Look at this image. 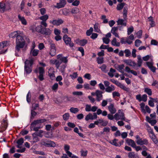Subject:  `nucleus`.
<instances>
[{
  "label": "nucleus",
  "instance_id": "nucleus-63",
  "mask_svg": "<svg viewBox=\"0 0 158 158\" xmlns=\"http://www.w3.org/2000/svg\"><path fill=\"white\" fill-rule=\"evenodd\" d=\"M152 56L151 55H147L143 58V60L145 61L148 60L149 58H152Z\"/></svg>",
  "mask_w": 158,
  "mask_h": 158
},
{
  "label": "nucleus",
  "instance_id": "nucleus-54",
  "mask_svg": "<svg viewBox=\"0 0 158 158\" xmlns=\"http://www.w3.org/2000/svg\"><path fill=\"white\" fill-rule=\"evenodd\" d=\"M93 31V29L92 27H91L89 30H88L86 32V34L87 36L90 35Z\"/></svg>",
  "mask_w": 158,
  "mask_h": 158
},
{
  "label": "nucleus",
  "instance_id": "nucleus-31",
  "mask_svg": "<svg viewBox=\"0 0 158 158\" xmlns=\"http://www.w3.org/2000/svg\"><path fill=\"white\" fill-rule=\"evenodd\" d=\"M123 61L127 64L130 66H133L135 65V64L134 62L133 61L131 60H124Z\"/></svg>",
  "mask_w": 158,
  "mask_h": 158
},
{
  "label": "nucleus",
  "instance_id": "nucleus-46",
  "mask_svg": "<svg viewBox=\"0 0 158 158\" xmlns=\"http://www.w3.org/2000/svg\"><path fill=\"white\" fill-rule=\"evenodd\" d=\"M144 92L149 95H151L152 94L151 89L148 88H145L144 89Z\"/></svg>",
  "mask_w": 158,
  "mask_h": 158
},
{
  "label": "nucleus",
  "instance_id": "nucleus-5",
  "mask_svg": "<svg viewBox=\"0 0 158 158\" xmlns=\"http://www.w3.org/2000/svg\"><path fill=\"white\" fill-rule=\"evenodd\" d=\"M30 29L33 32L36 31L38 32H40L43 34L44 32V28L41 26L39 25L36 27L35 25H32L30 27Z\"/></svg>",
  "mask_w": 158,
  "mask_h": 158
},
{
  "label": "nucleus",
  "instance_id": "nucleus-48",
  "mask_svg": "<svg viewBox=\"0 0 158 158\" xmlns=\"http://www.w3.org/2000/svg\"><path fill=\"white\" fill-rule=\"evenodd\" d=\"M44 136L47 138H51L52 137V132H47L45 133L44 132Z\"/></svg>",
  "mask_w": 158,
  "mask_h": 158
},
{
  "label": "nucleus",
  "instance_id": "nucleus-37",
  "mask_svg": "<svg viewBox=\"0 0 158 158\" xmlns=\"http://www.w3.org/2000/svg\"><path fill=\"white\" fill-rule=\"evenodd\" d=\"M23 142L24 141L23 138H21L18 140L17 142V147L18 148H21Z\"/></svg>",
  "mask_w": 158,
  "mask_h": 158
},
{
  "label": "nucleus",
  "instance_id": "nucleus-8",
  "mask_svg": "<svg viewBox=\"0 0 158 158\" xmlns=\"http://www.w3.org/2000/svg\"><path fill=\"white\" fill-rule=\"evenodd\" d=\"M35 71L37 73H39V78L40 81H42L44 79L43 74L44 73V70L43 68L40 67L36 68Z\"/></svg>",
  "mask_w": 158,
  "mask_h": 158
},
{
  "label": "nucleus",
  "instance_id": "nucleus-28",
  "mask_svg": "<svg viewBox=\"0 0 158 158\" xmlns=\"http://www.w3.org/2000/svg\"><path fill=\"white\" fill-rule=\"evenodd\" d=\"M146 120L148 123H150L152 125H154L156 124V120L155 119H152L150 118L149 117H146Z\"/></svg>",
  "mask_w": 158,
  "mask_h": 158
},
{
  "label": "nucleus",
  "instance_id": "nucleus-60",
  "mask_svg": "<svg viewBox=\"0 0 158 158\" xmlns=\"http://www.w3.org/2000/svg\"><path fill=\"white\" fill-rule=\"evenodd\" d=\"M32 135L33 136V143H36L38 141H39L40 140L39 139L36 135L34 136L33 135V134H32Z\"/></svg>",
  "mask_w": 158,
  "mask_h": 158
},
{
  "label": "nucleus",
  "instance_id": "nucleus-4",
  "mask_svg": "<svg viewBox=\"0 0 158 158\" xmlns=\"http://www.w3.org/2000/svg\"><path fill=\"white\" fill-rule=\"evenodd\" d=\"M114 118L116 120H122L126 121L124 114L121 110H119L118 112L114 115Z\"/></svg>",
  "mask_w": 158,
  "mask_h": 158
},
{
  "label": "nucleus",
  "instance_id": "nucleus-12",
  "mask_svg": "<svg viewBox=\"0 0 158 158\" xmlns=\"http://www.w3.org/2000/svg\"><path fill=\"white\" fill-rule=\"evenodd\" d=\"M110 143L112 145L120 147L123 143V142H118V140L116 139H114V140H111Z\"/></svg>",
  "mask_w": 158,
  "mask_h": 158
},
{
  "label": "nucleus",
  "instance_id": "nucleus-32",
  "mask_svg": "<svg viewBox=\"0 0 158 158\" xmlns=\"http://www.w3.org/2000/svg\"><path fill=\"white\" fill-rule=\"evenodd\" d=\"M9 41H3L2 43H0V50L9 45Z\"/></svg>",
  "mask_w": 158,
  "mask_h": 158
},
{
  "label": "nucleus",
  "instance_id": "nucleus-9",
  "mask_svg": "<svg viewBox=\"0 0 158 158\" xmlns=\"http://www.w3.org/2000/svg\"><path fill=\"white\" fill-rule=\"evenodd\" d=\"M63 39L66 44L68 45H69L70 47H73L74 46V44L73 43L71 42V39L70 38L65 35H64Z\"/></svg>",
  "mask_w": 158,
  "mask_h": 158
},
{
  "label": "nucleus",
  "instance_id": "nucleus-36",
  "mask_svg": "<svg viewBox=\"0 0 158 158\" xmlns=\"http://www.w3.org/2000/svg\"><path fill=\"white\" fill-rule=\"evenodd\" d=\"M118 25H122L124 26L126 25V21L125 20L119 19L117 21Z\"/></svg>",
  "mask_w": 158,
  "mask_h": 158
},
{
  "label": "nucleus",
  "instance_id": "nucleus-7",
  "mask_svg": "<svg viewBox=\"0 0 158 158\" xmlns=\"http://www.w3.org/2000/svg\"><path fill=\"white\" fill-rule=\"evenodd\" d=\"M135 138L136 139V143L138 145H147L148 144V142L147 139H142L140 138L138 135L135 136Z\"/></svg>",
  "mask_w": 158,
  "mask_h": 158
},
{
  "label": "nucleus",
  "instance_id": "nucleus-49",
  "mask_svg": "<svg viewBox=\"0 0 158 158\" xmlns=\"http://www.w3.org/2000/svg\"><path fill=\"white\" fill-rule=\"evenodd\" d=\"M31 94L29 91L28 93L26 96V100L28 103H29L31 102Z\"/></svg>",
  "mask_w": 158,
  "mask_h": 158
},
{
  "label": "nucleus",
  "instance_id": "nucleus-53",
  "mask_svg": "<svg viewBox=\"0 0 158 158\" xmlns=\"http://www.w3.org/2000/svg\"><path fill=\"white\" fill-rule=\"evenodd\" d=\"M70 110V111L73 113H76L79 111L78 109L77 108H71Z\"/></svg>",
  "mask_w": 158,
  "mask_h": 158
},
{
  "label": "nucleus",
  "instance_id": "nucleus-50",
  "mask_svg": "<svg viewBox=\"0 0 158 158\" xmlns=\"http://www.w3.org/2000/svg\"><path fill=\"white\" fill-rule=\"evenodd\" d=\"M125 5V3H122L118 4L117 7V9L118 10H121L123 7Z\"/></svg>",
  "mask_w": 158,
  "mask_h": 158
},
{
  "label": "nucleus",
  "instance_id": "nucleus-34",
  "mask_svg": "<svg viewBox=\"0 0 158 158\" xmlns=\"http://www.w3.org/2000/svg\"><path fill=\"white\" fill-rule=\"evenodd\" d=\"M57 58L59 59L61 61L64 63H66L68 61L67 58L66 57H63L61 55H58L57 56Z\"/></svg>",
  "mask_w": 158,
  "mask_h": 158
},
{
  "label": "nucleus",
  "instance_id": "nucleus-26",
  "mask_svg": "<svg viewBox=\"0 0 158 158\" xmlns=\"http://www.w3.org/2000/svg\"><path fill=\"white\" fill-rule=\"evenodd\" d=\"M46 121L44 119L37 120L34 121L31 124L32 126H34V125H37L39 123H44Z\"/></svg>",
  "mask_w": 158,
  "mask_h": 158
},
{
  "label": "nucleus",
  "instance_id": "nucleus-43",
  "mask_svg": "<svg viewBox=\"0 0 158 158\" xmlns=\"http://www.w3.org/2000/svg\"><path fill=\"white\" fill-rule=\"evenodd\" d=\"M48 16L47 15H43L39 18V19L42 21H46L48 18Z\"/></svg>",
  "mask_w": 158,
  "mask_h": 158
},
{
  "label": "nucleus",
  "instance_id": "nucleus-38",
  "mask_svg": "<svg viewBox=\"0 0 158 158\" xmlns=\"http://www.w3.org/2000/svg\"><path fill=\"white\" fill-rule=\"evenodd\" d=\"M115 88L114 86L112 85H110V86H108L105 89L106 91L107 92L110 93L114 90Z\"/></svg>",
  "mask_w": 158,
  "mask_h": 158
},
{
  "label": "nucleus",
  "instance_id": "nucleus-33",
  "mask_svg": "<svg viewBox=\"0 0 158 158\" xmlns=\"http://www.w3.org/2000/svg\"><path fill=\"white\" fill-rule=\"evenodd\" d=\"M44 131L42 130H40L33 133V135L34 136L36 135L38 137L42 138L43 135H44Z\"/></svg>",
  "mask_w": 158,
  "mask_h": 158
},
{
  "label": "nucleus",
  "instance_id": "nucleus-25",
  "mask_svg": "<svg viewBox=\"0 0 158 158\" xmlns=\"http://www.w3.org/2000/svg\"><path fill=\"white\" fill-rule=\"evenodd\" d=\"M108 109L110 113L112 114H114L116 112V109L114 108V105L112 104H111L108 106Z\"/></svg>",
  "mask_w": 158,
  "mask_h": 158
},
{
  "label": "nucleus",
  "instance_id": "nucleus-2",
  "mask_svg": "<svg viewBox=\"0 0 158 158\" xmlns=\"http://www.w3.org/2000/svg\"><path fill=\"white\" fill-rule=\"evenodd\" d=\"M33 59L31 58L27 60L25 62V73L27 74L30 73L32 71V65L33 64Z\"/></svg>",
  "mask_w": 158,
  "mask_h": 158
},
{
  "label": "nucleus",
  "instance_id": "nucleus-64",
  "mask_svg": "<svg viewBox=\"0 0 158 158\" xmlns=\"http://www.w3.org/2000/svg\"><path fill=\"white\" fill-rule=\"evenodd\" d=\"M147 100V96L145 94H143L142 96L141 101L146 102Z\"/></svg>",
  "mask_w": 158,
  "mask_h": 158
},
{
  "label": "nucleus",
  "instance_id": "nucleus-57",
  "mask_svg": "<svg viewBox=\"0 0 158 158\" xmlns=\"http://www.w3.org/2000/svg\"><path fill=\"white\" fill-rule=\"evenodd\" d=\"M134 30V28L132 26H131L129 28H128L127 29V34L128 35H130L131 33Z\"/></svg>",
  "mask_w": 158,
  "mask_h": 158
},
{
  "label": "nucleus",
  "instance_id": "nucleus-14",
  "mask_svg": "<svg viewBox=\"0 0 158 158\" xmlns=\"http://www.w3.org/2000/svg\"><path fill=\"white\" fill-rule=\"evenodd\" d=\"M114 67L119 72L123 73V69L124 67V64H122L121 65H118V64H116L114 65Z\"/></svg>",
  "mask_w": 158,
  "mask_h": 158
},
{
  "label": "nucleus",
  "instance_id": "nucleus-19",
  "mask_svg": "<svg viewBox=\"0 0 158 158\" xmlns=\"http://www.w3.org/2000/svg\"><path fill=\"white\" fill-rule=\"evenodd\" d=\"M150 100L148 101V105L150 106L154 107V102H157V99L156 98H153L149 97Z\"/></svg>",
  "mask_w": 158,
  "mask_h": 158
},
{
  "label": "nucleus",
  "instance_id": "nucleus-61",
  "mask_svg": "<svg viewBox=\"0 0 158 158\" xmlns=\"http://www.w3.org/2000/svg\"><path fill=\"white\" fill-rule=\"evenodd\" d=\"M110 100V99H107L106 100H103L102 102V106H105L107 104V101Z\"/></svg>",
  "mask_w": 158,
  "mask_h": 158
},
{
  "label": "nucleus",
  "instance_id": "nucleus-55",
  "mask_svg": "<svg viewBox=\"0 0 158 158\" xmlns=\"http://www.w3.org/2000/svg\"><path fill=\"white\" fill-rule=\"evenodd\" d=\"M81 156H87V151L86 150H82L81 151Z\"/></svg>",
  "mask_w": 158,
  "mask_h": 158
},
{
  "label": "nucleus",
  "instance_id": "nucleus-13",
  "mask_svg": "<svg viewBox=\"0 0 158 158\" xmlns=\"http://www.w3.org/2000/svg\"><path fill=\"white\" fill-rule=\"evenodd\" d=\"M22 33L19 31H15L11 33L9 35L10 38H13L20 36Z\"/></svg>",
  "mask_w": 158,
  "mask_h": 158
},
{
  "label": "nucleus",
  "instance_id": "nucleus-24",
  "mask_svg": "<svg viewBox=\"0 0 158 158\" xmlns=\"http://www.w3.org/2000/svg\"><path fill=\"white\" fill-rule=\"evenodd\" d=\"M5 5L4 3L0 2V9L1 11L3 12L5 10H8L10 9V7H5Z\"/></svg>",
  "mask_w": 158,
  "mask_h": 158
},
{
  "label": "nucleus",
  "instance_id": "nucleus-45",
  "mask_svg": "<svg viewBox=\"0 0 158 158\" xmlns=\"http://www.w3.org/2000/svg\"><path fill=\"white\" fill-rule=\"evenodd\" d=\"M44 32L43 34H44L46 35H49L51 33V31L50 29L48 28H44Z\"/></svg>",
  "mask_w": 158,
  "mask_h": 158
},
{
  "label": "nucleus",
  "instance_id": "nucleus-18",
  "mask_svg": "<svg viewBox=\"0 0 158 158\" xmlns=\"http://www.w3.org/2000/svg\"><path fill=\"white\" fill-rule=\"evenodd\" d=\"M18 17L19 20L21 22L22 24L24 25H27V20L23 16H21L20 15H19Z\"/></svg>",
  "mask_w": 158,
  "mask_h": 158
},
{
  "label": "nucleus",
  "instance_id": "nucleus-22",
  "mask_svg": "<svg viewBox=\"0 0 158 158\" xmlns=\"http://www.w3.org/2000/svg\"><path fill=\"white\" fill-rule=\"evenodd\" d=\"M64 148L67 155L69 156H71L72 155V153L69 151L70 149L69 146L68 145L65 144L64 145Z\"/></svg>",
  "mask_w": 158,
  "mask_h": 158
},
{
  "label": "nucleus",
  "instance_id": "nucleus-21",
  "mask_svg": "<svg viewBox=\"0 0 158 158\" xmlns=\"http://www.w3.org/2000/svg\"><path fill=\"white\" fill-rule=\"evenodd\" d=\"M56 53V49L54 44H52L51 46L50 54L52 56H53Z\"/></svg>",
  "mask_w": 158,
  "mask_h": 158
},
{
  "label": "nucleus",
  "instance_id": "nucleus-41",
  "mask_svg": "<svg viewBox=\"0 0 158 158\" xmlns=\"http://www.w3.org/2000/svg\"><path fill=\"white\" fill-rule=\"evenodd\" d=\"M87 43V40L86 39H83L79 40L78 44L81 46H83Z\"/></svg>",
  "mask_w": 158,
  "mask_h": 158
},
{
  "label": "nucleus",
  "instance_id": "nucleus-20",
  "mask_svg": "<svg viewBox=\"0 0 158 158\" xmlns=\"http://www.w3.org/2000/svg\"><path fill=\"white\" fill-rule=\"evenodd\" d=\"M118 30V27H113L111 30V32L116 37L119 38L118 34L117 32Z\"/></svg>",
  "mask_w": 158,
  "mask_h": 158
},
{
  "label": "nucleus",
  "instance_id": "nucleus-35",
  "mask_svg": "<svg viewBox=\"0 0 158 158\" xmlns=\"http://www.w3.org/2000/svg\"><path fill=\"white\" fill-rule=\"evenodd\" d=\"M148 21L150 22V25L151 27H155L156 25L155 23L154 20V19L152 16H150L148 18Z\"/></svg>",
  "mask_w": 158,
  "mask_h": 158
},
{
  "label": "nucleus",
  "instance_id": "nucleus-40",
  "mask_svg": "<svg viewBox=\"0 0 158 158\" xmlns=\"http://www.w3.org/2000/svg\"><path fill=\"white\" fill-rule=\"evenodd\" d=\"M111 44L112 45L118 47L119 46L120 44L117 41L115 38H114L111 41Z\"/></svg>",
  "mask_w": 158,
  "mask_h": 158
},
{
  "label": "nucleus",
  "instance_id": "nucleus-39",
  "mask_svg": "<svg viewBox=\"0 0 158 158\" xmlns=\"http://www.w3.org/2000/svg\"><path fill=\"white\" fill-rule=\"evenodd\" d=\"M128 156L129 158H139L138 156L135 154V153L133 152L129 153Z\"/></svg>",
  "mask_w": 158,
  "mask_h": 158
},
{
  "label": "nucleus",
  "instance_id": "nucleus-42",
  "mask_svg": "<svg viewBox=\"0 0 158 158\" xmlns=\"http://www.w3.org/2000/svg\"><path fill=\"white\" fill-rule=\"evenodd\" d=\"M79 12V10L77 7H74L71 9V12L72 14H76Z\"/></svg>",
  "mask_w": 158,
  "mask_h": 158
},
{
  "label": "nucleus",
  "instance_id": "nucleus-23",
  "mask_svg": "<svg viewBox=\"0 0 158 158\" xmlns=\"http://www.w3.org/2000/svg\"><path fill=\"white\" fill-rule=\"evenodd\" d=\"M54 69L52 68H50L48 71L49 76L52 80L55 79V76L54 74Z\"/></svg>",
  "mask_w": 158,
  "mask_h": 158
},
{
  "label": "nucleus",
  "instance_id": "nucleus-59",
  "mask_svg": "<svg viewBox=\"0 0 158 158\" xmlns=\"http://www.w3.org/2000/svg\"><path fill=\"white\" fill-rule=\"evenodd\" d=\"M91 106L90 105L86 104L85 105V110L87 112H90L91 111Z\"/></svg>",
  "mask_w": 158,
  "mask_h": 158
},
{
  "label": "nucleus",
  "instance_id": "nucleus-29",
  "mask_svg": "<svg viewBox=\"0 0 158 158\" xmlns=\"http://www.w3.org/2000/svg\"><path fill=\"white\" fill-rule=\"evenodd\" d=\"M120 42L122 44L127 43L130 44L132 43V41L130 40H128L127 38H122L121 39Z\"/></svg>",
  "mask_w": 158,
  "mask_h": 158
},
{
  "label": "nucleus",
  "instance_id": "nucleus-11",
  "mask_svg": "<svg viewBox=\"0 0 158 158\" xmlns=\"http://www.w3.org/2000/svg\"><path fill=\"white\" fill-rule=\"evenodd\" d=\"M149 132L150 133V136L151 138L154 143L158 145V141H157V139L155 135L154 134L153 131L151 129L149 130Z\"/></svg>",
  "mask_w": 158,
  "mask_h": 158
},
{
  "label": "nucleus",
  "instance_id": "nucleus-17",
  "mask_svg": "<svg viewBox=\"0 0 158 158\" xmlns=\"http://www.w3.org/2000/svg\"><path fill=\"white\" fill-rule=\"evenodd\" d=\"M96 100L98 101H100L102 99V92L99 90L96 91Z\"/></svg>",
  "mask_w": 158,
  "mask_h": 158
},
{
  "label": "nucleus",
  "instance_id": "nucleus-3",
  "mask_svg": "<svg viewBox=\"0 0 158 158\" xmlns=\"http://www.w3.org/2000/svg\"><path fill=\"white\" fill-rule=\"evenodd\" d=\"M40 144L46 147H53L56 146L55 143L53 141L48 140L45 139H43L40 142Z\"/></svg>",
  "mask_w": 158,
  "mask_h": 158
},
{
  "label": "nucleus",
  "instance_id": "nucleus-51",
  "mask_svg": "<svg viewBox=\"0 0 158 158\" xmlns=\"http://www.w3.org/2000/svg\"><path fill=\"white\" fill-rule=\"evenodd\" d=\"M85 119L86 121H88L89 119L93 120L92 114L89 113L86 116Z\"/></svg>",
  "mask_w": 158,
  "mask_h": 158
},
{
  "label": "nucleus",
  "instance_id": "nucleus-62",
  "mask_svg": "<svg viewBox=\"0 0 158 158\" xmlns=\"http://www.w3.org/2000/svg\"><path fill=\"white\" fill-rule=\"evenodd\" d=\"M102 40L103 42L106 44H108L110 42L109 39L106 37H105L103 38Z\"/></svg>",
  "mask_w": 158,
  "mask_h": 158
},
{
  "label": "nucleus",
  "instance_id": "nucleus-15",
  "mask_svg": "<svg viewBox=\"0 0 158 158\" xmlns=\"http://www.w3.org/2000/svg\"><path fill=\"white\" fill-rule=\"evenodd\" d=\"M7 122L6 120H3L0 126V132H2L6 129L7 127Z\"/></svg>",
  "mask_w": 158,
  "mask_h": 158
},
{
  "label": "nucleus",
  "instance_id": "nucleus-47",
  "mask_svg": "<svg viewBox=\"0 0 158 158\" xmlns=\"http://www.w3.org/2000/svg\"><path fill=\"white\" fill-rule=\"evenodd\" d=\"M39 50L37 49H32L31 50V53H32L33 56H36L37 55Z\"/></svg>",
  "mask_w": 158,
  "mask_h": 158
},
{
  "label": "nucleus",
  "instance_id": "nucleus-16",
  "mask_svg": "<svg viewBox=\"0 0 158 158\" xmlns=\"http://www.w3.org/2000/svg\"><path fill=\"white\" fill-rule=\"evenodd\" d=\"M66 4V2L65 0H60L59 2L57 3L55 7L57 8H60L64 7Z\"/></svg>",
  "mask_w": 158,
  "mask_h": 158
},
{
  "label": "nucleus",
  "instance_id": "nucleus-27",
  "mask_svg": "<svg viewBox=\"0 0 158 158\" xmlns=\"http://www.w3.org/2000/svg\"><path fill=\"white\" fill-rule=\"evenodd\" d=\"M126 141L128 145L131 146L132 148L135 147V141L132 139H126Z\"/></svg>",
  "mask_w": 158,
  "mask_h": 158
},
{
  "label": "nucleus",
  "instance_id": "nucleus-10",
  "mask_svg": "<svg viewBox=\"0 0 158 158\" xmlns=\"http://www.w3.org/2000/svg\"><path fill=\"white\" fill-rule=\"evenodd\" d=\"M50 23L54 25L58 26L63 23V21L61 19H54L52 20H50Z\"/></svg>",
  "mask_w": 158,
  "mask_h": 158
},
{
  "label": "nucleus",
  "instance_id": "nucleus-52",
  "mask_svg": "<svg viewBox=\"0 0 158 158\" xmlns=\"http://www.w3.org/2000/svg\"><path fill=\"white\" fill-rule=\"evenodd\" d=\"M78 76V74L77 72H74L72 74H70V76L72 79H74L76 78Z\"/></svg>",
  "mask_w": 158,
  "mask_h": 158
},
{
  "label": "nucleus",
  "instance_id": "nucleus-1",
  "mask_svg": "<svg viewBox=\"0 0 158 158\" xmlns=\"http://www.w3.org/2000/svg\"><path fill=\"white\" fill-rule=\"evenodd\" d=\"M22 33L20 36H17L16 40V47H15V55L19 56V55L16 53L19 52L20 48H23L25 45V41L23 36Z\"/></svg>",
  "mask_w": 158,
  "mask_h": 158
},
{
  "label": "nucleus",
  "instance_id": "nucleus-56",
  "mask_svg": "<svg viewBox=\"0 0 158 158\" xmlns=\"http://www.w3.org/2000/svg\"><path fill=\"white\" fill-rule=\"evenodd\" d=\"M69 117V114L68 113H66L63 116V119L64 120H67Z\"/></svg>",
  "mask_w": 158,
  "mask_h": 158
},
{
  "label": "nucleus",
  "instance_id": "nucleus-6",
  "mask_svg": "<svg viewBox=\"0 0 158 158\" xmlns=\"http://www.w3.org/2000/svg\"><path fill=\"white\" fill-rule=\"evenodd\" d=\"M139 106L141 111L142 113L144 114H146V113H151V110L149 107L147 105H146L144 103H141L139 104Z\"/></svg>",
  "mask_w": 158,
  "mask_h": 158
},
{
  "label": "nucleus",
  "instance_id": "nucleus-30",
  "mask_svg": "<svg viewBox=\"0 0 158 158\" xmlns=\"http://www.w3.org/2000/svg\"><path fill=\"white\" fill-rule=\"evenodd\" d=\"M94 31L100 33H102L100 29V26L98 23H96L94 27Z\"/></svg>",
  "mask_w": 158,
  "mask_h": 158
},
{
  "label": "nucleus",
  "instance_id": "nucleus-44",
  "mask_svg": "<svg viewBox=\"0 0 158 158\" xmlns=\"http://www.w3.org/2000/svg\"><path fill=\"white\" fill-rule=\"evenodd\" d=\"M137 59H138V61H137V65L139 67H140L141 66L142 64V60L141 59V57L140 56L138 55L137 56Z\"/></svg>",
  "mask_w": 158,
  "mask_h": 158
},
{
  "label": "nucleus",
  "instance_id": "nucleus-58",
  "mask_svg": "<svg viewBox=\"0 0 158 158\" xmlns=\"http://www.w3.org/2000/svg\"><path fill=\"white\" fill-rule=\"evenodd\" d=\"M124 52L125 54V56L126 57H128L130 56L131 54V52L129 49H126L124 51Z\"/></svg>",
  "mask_w": 158,
  "mask_h": 158
}]
</instances>
